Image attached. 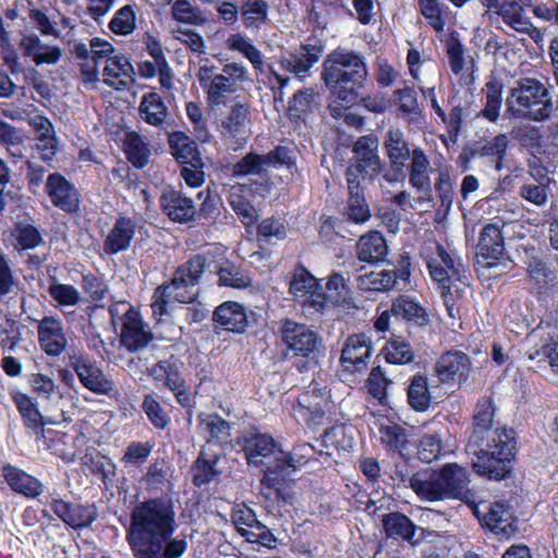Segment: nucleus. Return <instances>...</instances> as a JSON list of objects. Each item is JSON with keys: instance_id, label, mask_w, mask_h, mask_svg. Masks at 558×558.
I'll return each mask as SVG.
<instances>
[{"instance_id": "1", "label": "nucleus", "mask_w": 558, "mask_h": 558, "mask_svg": "<svg viewBox=\"0 0 558 558\" xmlns=\"http://www.w3.org/2000/svg\"><path fill=\"white\" fill-rule=\"evenodd\" d=\"M173 502L163 497L137 504L131 511L126 542L134 558H157L177 529Z\"/></svg>"}, {"instance_id": "2", "label": "nucleus", "mask_w": 558, "mask_h": 558, "mask_svg": "<svg viewBox=\"0 0 558 558\" xmlns=\"http://www.w3.org/2000/svg\"><path fill=\"white\" fill-rule=\"evenodd\" d=\"M322 77L335 97L329 106L332 114H340L341 108H349L359 97V89L363 87L367 75V66L362 54L348 49L338 48L331 51L323 63Z\"/></svg>"}, {"instance_id": "3", "label": "nucleus", "mask_w": 558, "mask_h": 558, "mask_svg": "<svg viewBox=\"0 0 558 558\" xmlns=\"http://www.w3.org/2000/svg\"><path fill=\"white\" fill-rule=\"evenodd\" d=\"M470 482V473L464 466L448 463L437 470L415 473L410 486L421 500L458 499L471 506L475 504L476 496L469 487Z\"/></svg>"}, {"instance_id": "4", "label": "nucleus", "mask_w": 558, "mask_h": 558, "mask_svg": "<svg viewBox=\"0 0 558 558\" xmlns=\"http://www.w3.org/2000/svg\"><path fill=\"white\" fill-rule=\"evenodd\" d=\"M425 262L430 278L441 290L448 316L452 319L460 318L465 310L464 296L469 290L464 265L459 259L452 258L438 243L430 248Z\"/></svg>"}, {"instance_id": "5", "label": "nucleus", "mask_w": 558, "mask_h": 558, "mask_svg": "<svg viewBox=\"0 0 558 558\" xmlns=\"http://www.w3.org/2000/svg\"><path fill=\"white\" fill-rule=\"evenodd\" d=\"M206 267L205 256L195 255L175 270L169 283L156 288L150 306L158 322L170 314L174 303H191L195 299L193 288Z\"/></svg>"}, {"instance_id": "6", "label": "nucleus", "mask_w": 558, "mask_h": 558, "mask_svg": "<svg viewBox=\"0 0 558 558\" xmlns=\"http://www.w3.org/2000/svg\"><path fill=\"white\" fill-rule=\"evenodd\" d=\"M514 449L513 429L497 427L489 433L486 448L474 453L473 470L481 476L500 481L511 472Z\"/></svg>"}, {"instance_id": "7", "label": "nucleus", "mask_w": 558, "mask_h": 558, "mask_svg": "<svg viewBox=\"0 0 558 558\" xmlns=\"http://www.w3.org/2000/svg\"><path fill=\"white\" fill-rule=\"evenodd\" d=\"M507 112L514 118L542 122L550 117L553 100L546 86L536 78H523L506 98Z\"/></svg>"}, {"instance_id": "8", "label": "nucleus", "mask_w": 558, "mask_h": 558, "mask_svg": "<svg viewBox=\"0 0 558 558\" xmlns=\"http://www.w3.org/2000/svg\"><path fill=\"white\" fill-rule=\"evenodd\" d=\"M322 49L317 46L303 45L299 50L292 53L280 56L276 62L268 65L271 78L278 83V90L275 97L282 99L283 88L290 82L289 73L295 74L303 78L307 75L310 69L318 62Z\"/></svg>"}, {"instance_id": "9", "label": "nucleus", "mask_w": 558, "mask_h": 558, "mask_svg": "<svg viewBox=\"0 0 558 558\" xmlns=\"http://www.w3.org/2000/svg\"><path fill=\"white\" fill-rule=\"evenodd\" d=\"M289 292L308 314L323 313L328 308V299L322 286L304 267L294 269Z\"/></svg>"}, {"instance_id": "10", "label": "nucleus", "mask_w": 558, "mask_h": 558, "mask_svg": "<svg viewBox=\"0 0 558 558\" xmlns=\"http://www.w3.org/2000/svg\"><path fill=\"white\" fill-rule=\"evenodd\" d=\"M329 404V391L325 386L313 380L292 408V414L298 422L308 426H318L326 420V409Z\"/></svg>"}, {"instance_id": "11", "label": "nucleus", "mask_w": 558, "mask_h": 558, "mask_svg": "<svg viewBox=\"0 0 558 558\" xmlns=\"http://www.w3.org/2000/svg\"><path fill=\"white\" fill-rule=\"evenodd\" d=\"M411 276V258L408 253L400 255L397 267L392 270L369 272L359 277V286L364 290L390 291L403 290Z\"/></svg>"}, {"instance_id": "12", "label": "nucleus", "mask_w": 558, "mask_h": 558, "mask_svg": "<svg viewBox=\"0 0 558 558\" xmlns=\"http://www.w3.org/2000/svg\"><path fill=\"white\" fill-rule=\"evenodd\" d=\"M353 153L355 165L347 169V182H349L351 171L355 180H359L360 174L365 179L374 180L381 173L385 165L378 156V141L376 137L372 135L361 136L353 146Z\"/></svg>"}, {"instance_id": "13", "label": "nucleus", "mask_w": 558, "mask_h": 558, "mask_svg": "<svg viewBox=\"0 0 558 558\" xmlns=\"http://www.w3.org/2000/svg\"><path fill=\"white\" fill-rule=\"evenodd\" d=\"M217 66L208 60L201 64L196 73L197 81L206 95L208 106L216 108L226 104L227 98L235 90L230 77L217 71Z\"/></svg>"}, {"instance_id": "14", "label": "nucleus", "mask_w": 558, "mask_h": 558, "mask_svg": "<svg viewBox=\"0 0 558 558\" xmlns=\"http://www.w3.org/2000/svg\"><path fill=\"white\" fill-rule=\"evenodd\" d=\"M69 365L76 374L82 386L89 391L105 396H110L114 391L113 380L86 355H71Z\"/></svg>"}, {"instance_id": "15", "label": "nucleus", "mask_w": 558, "mask_h": 558, "mask_svg": "<svg viewBox=\"0 0 558 558\" xmlns=\"http://www.w3.org/2000/svg\"><path fill=\"white\" fill-rule=\"evenodd\" d=\"M279 330L282 343L295 356L308 357L320 343L314 330L291 319L282 320Z\"/></svg>"}, {"instance_id": "16", "label": "nucleus", "mask_w": 558, "mask_h": 558, "mask_svg": "<svg viewBox=\"0 0 558 558\" xmlns=\"http://www.w3.org/2000/svg\"><path fill=\"white\" fill-rule=\"evenodd\" d=\"M482 525L500 536H510L517 530L514 518L508 505L501 501L471 505Z\"/></svg>"}, {"instance_id": "17", "label": "nucleus", "mask_w": 558, "mask_h": 558, "mask_svg": "<svg viewBox=\"0 0 558 558\" xmlns=\"http://www.w3.org/2000/svg\"><path fill=\"white\" fill-rule=\"evenodd\" d=\"M529 7H531L530 0H504L498 16L512 31L527 35L537 43L543 39V34L527 15L526 8Z\"/></svg>"}, {"instance_id": "18", "label": "nucleus", "mask_w": 558, "mask_h": 558, "mask_svg": "<svg viewBox=\"0 0 558 558\" xmlns=\"http://www.w3.org/2000/svg\"><path fill=\"white\" fill-rule=\"evenodd\" d=\"M45 192L51 204L59 209L74 214L80 209V193L77 189L62 174L54 172L47 177Z\"/></svg>"}, {"instance_id": "19", "label": "nucleus", "mask_w": 558, "mask_h": 558, "mask_svg": "<svg viewBox=\"0 0 558 558\" xmlns=\"http://www.w3.org/2000/svg\"><path fill=\"white\" fill-rule=\"evenodd\" d=\"M40 349L49 356H60L69 344L62 320L57 316H45L37 324Z\"/></svg>"}, {"instance_id": "20", "label": "nucleus", "mask_w": 558, "mask_h": 558, "mask_svg": "<svg viewBox=\"0 0 558 558\" xmlns=\"http://www.w3.org/2000/svg\"><path fill=\"white\" fill-rule=\"evenodd\" d=\"M472 363L462 351L444 353L435 365V372L441 383L462 385L470 378Z\"/></svg>"}, {"instance_id": "21", "label": "nucleus", "mask_w": 558, "mask_h": 558, "mask_svg": "<svg viewBox=\"0 0 558 558\" xmlns=\"http://www.w3.org/2000/svg\"><path fill=\"white\" fill-rule=\"evenodd\" d=\"M125 305L128 308L122 316L120 341L129 352H136L147 347L153 339V335L143 323L138 312L130 305Z\"/></svg>"}, {"instance_id": "22", "label": "nucleus", "mask_w": 558, "mask_h": 558, "mask_svg": "<svg viewBox=\"0 0 558 558\" xmlns=\"http://www.w3.org/2000/svg\"><path fill=\"white\" fill-rule=\"evenodd\" d=\"M410 163L408 167L409 184L418 194V201L432 199V179L433 168L429 158L421 147L412 149Z\"/></svg>"}, {"instance_id": "23", "label": "nucleus", "mask_w": 558, "mask_h": 558, "mask_svg": "<svg viewBox=\"0 0 558 558\" xmlns=\"http://www.w3.org/2000/svg\"><path fill=\"white\" fill-rule=\"evenodd\" d=\"M50 506L52 511L72 529H84L89 526L98 517L95 505H80L51 497Z\"/></svg>"}, {"instance_id": "24", "label": "nucleus", "mask_w": 558, "mask_h": 558, "mask_svg": "<svg viewBox=\"0 0 558 558\" xmlns=\"http://www.w3.org/2000/svg\"><path fill=\"white\" fill-rule=\"evenodd\" d=\"M373 347L369 338L363 333L350 336L342 349L341 363L351 372L363 371L372 356Z\"/></svg>"}, {"instance_id": "25", "label": "nucleus", "mask_w": 558, "mask_h": 558, "mask_svg": "<svg viewBox=\"0 0 558 558\" xmlns=\"http://www.w3.org/2000/svg\"><path fill=\"white\" fill-rule=\"evenodd\" d=\"M102 82L116 90L130 88L135 82V71L130 59L121 53L108 59L102 69Z\"/></svg>"}, {"instance_id": "26", "label": "nucleus", "mask_w": 558, "mask_h": 558, "mask_svg": "<svg viewBox=\"0 0 558 558\" xmlns=\"http://www.w3.org/2000/svg\"><path fill=\"white\" fill-rule=\"evenodd\" d=\"M282 451L276 448L274 439L267 434H257L253 436L245 446V454L247 462L254 466H269L276 465V454Z\"/></svg>"}, {"instance_id": "27", "label": "nucleus", "mask_w": 558, "mask_h": 558, "mask_svg": "<svg viewBox=\"0 0 558 558\" xmlns=\"http://www.w3.org/2000/svg\"><path fill=\"white\" fill-rule=\"evenodd\" d=\"M478 250L485 266L496 267L505 253L504 236L497 225H487L483 228L478 242Z\"/></svg>"}, {"instance_id": "28", "label": "nucleus", "mask_w": 558, "mask_h": 558, "mask_svg": "<svg viewBox=\"0 0 558 558\" xmlns=\"http://www.w3.org/2000/svg\"><path fill=\"white\" fill-rule=\"evenodd\" d=\"M2 476L13 492L26 498H35L44 492V485L39 480L11 464L3 465Z\"/></svg>"}, {"instance_id": "29", "label": "nucleus", "mask_w": 558, "mask_h": 558, "mask_svg": "<svg viewBox=\"0 0 558 558\" xmlns=\"http://www.w3.org/2000/svg\"><path fill=\"white\" fill-rule=\"evenodd\" d=\"M352 171L349 173V198L345 206L347 220L355 225H364L371 217V208L367 204L363 189L359 180L353 178Z\"/></svg>"}, {"instance_id": "30", "label": "nucleus", "mask_w": 558, "mask_h": 558, "mask_svg": "<svg viewBox=\"0 0 558 558\" xmlns=\"http://www.w3.org/2000/svg\"><path fill=\"white\" fill-rule=\"evenodd\" d=\"M384 148L392 169L401 171L407 161L411 158L412 150L400 129L390 128L385 133Z\"/></svg>"}, {"instance_id": "31", "label": "nucleus", "mask_w": 558, "mask_h": 558, "mask_svg": "<svg viewBox=\"0 0 558 558\" xmlns=\"http://www.w3.org/2000/svg\"><path fill=\"white\" fill-rule=\"evenodd\" d=\"M290 473L280 472L278 468L269 466L264 471L260 480L262 494L269 500H281L283 504L292 502V493L288 489L287 480Z\"/></svg>"}, {"instance_id": "32", "label": "nucleus", "mask_w": 558, "mask_h": 558, "mask_svg": "<svg viewBox=\"0 0 558 558\" xmlns=\"http://www.w3.org/2000/svg\"><path fill=\"white\" fill-rule=\"evenodd\" d=\"M250 114L251 111L247 102L234 101L227 116L221 119V134L236 140H244L243 135L251 121Z\"/></svg>"}, {"instance_id": "33", "label": "nucleus", "mask_w": 558, "mask_h": 558, "mask_svg": "<svg viewBox=\"0 0 558 558\" xmlns=\"http://www.w3.org/2000/svg\"><path fill=\"white\" fill-rule=\"evenodd\" d=\"M160 205L163 213L177 222H187L196 214L192 199L173 190L161 195Z\"/></svg>"}, {"instance_id": "34", "label": "nucleus", "mask_w": 558, "mask_h": 558, "mask_svg": "<svg viewBox=\"0 0 558 558\" xmlns=\"http://www.w3.org/2000/svg\"><path fill=\"white\" fill-rule=\"evenodd\" d=\"M214 322L223 329L241 333L247 327V315L244 307L236 302H225L213 315Z\"/></svg>"}, {"instance_id": "35", "label": "nucleus", "mask_w": 558, "mask_h": 558, "mask_svg": "<svg viewBox=\"0 0 558 558\" xmlns=\"http://www.w3.org/2000/svg\"><path fill=\"white\" fill-rule=\"evenodd\" d=\"M269 170V159L265 155H258L255 153H248L241 158L232 167V174L236 178L255 175L260 179L257 187L253 191L258 193L264 190L267 179L266 174Z\"/></svg>"}, {"instance_id": "36", "label": "nucleus", "mask_w": 558, "mask_h": 558, "mask_svg": "<svg viewBox=\"0 0 558 558\" xmlns=\"http://www.w3.org/2000/svg\"><path fill=\"white\" fill-rule=\"evenodd\" d=\"M135 234V223L130 218H119L104 242V250L107 254L113 255L126 251Z\"/></svg>"}, {"instance_id": "37", "label": "nucleus", "mask_w": 558, "mask_h": 558, "mask_svg": "<svg viewBox=\"0 0 558 558\" xmlns=\"http://www.w3.org/2000/svg\"><path fill=\"white\" fill-rule=\"evenodd\" d=\"M197 428L208 442L228 444L231 425L218 414L202 413L197 417Z\"/></svg>"}, {"instance_id": "38", "label": "nucleus", "mask_w": 558, "mask_h": 558, "mask_svg": "<svg viewBox=\"0 0 558 558\" xmlns=\"http://www.w3.org/2000/svg\"><path fill=\"white\" fill-rule=\"evenodd\" d=\"M387 253L386 240L378 231L362 235L356 244V254L361 262L375 264L384 260Z\"/></svg>"}, {"instance_id": "39", "label": "nucleus", "mask_w": 558, "mask_h": 558, "mask_svg": "<svg viewBox=\"0 0 558 558\" xmlns=\"http://www.w3.org/2000/svg\"><path fill=\"white\" fill-rule=\"evenodd\" d=\"M14 403L24 421L26 428L31 429L37 439L45 437L44 425L47 423L33 400L21 392L13 396Z\"/></svg>"}, {"instance_id": "40", "label": "nucleus", "mask_w": 558, "mask_h": 558, "mask_svg": "<svg viewBox=\"0 0 558 558\" xmlns=\"http://www.w3.org/2000/svg\"><path fill=\"white\" fill-rule=\"evenodd\" d=\"M138 110L142 120L153 126H161L169 114L161 96L155 92L142 96Z\"/></svg>"}, {"instance_id": "41", "label": "nucleus", "mask_w": 558, "mask_h": 558, "mask_svg": "<svg viewBox=\"0 0 558 558\" xmlns=\"http://www.w3.org/2000/svg\"><path fill=\"white\" fill-rule=\"evenodd\" d=\"M314 448L310 444H302L293 448L291 452L279 451L276 454V465L279 471L292 473L300 466L307 463L313 456Z\"/></svg>"}, {"instance_id": "42", "label": "nucleus", "mask_w": 558, "mask_h": 558, "mask_svg": "<svg viewBox=\"0 0 558 558\" xmlns=\"http://www.w3.org/2000/svg\"><path fill=\"white\" fill-rule=\"evenodd\" d=\"M383 526L388 537L411 541L414 536L415 524L400 512H390L383 517Z\"/></svg>"}, {"instance_id": "43", "label": "nucleus", "mask_w": 558, "mask_h": 558, "mask_svg": "<svg viewBox=\"0 0 558 558\" xmlns=\"http://www.w3.org/2000/svg\"><path fill=\"white\" fill-rule=\"evenodd\" d=\"M149 375L154 378L158 386H163L169 390H178L185 387V380L179 368L169 361H160L156 363L149 371Z\"/></svg>"}, {"instance_id": "44", "label": "nucleus", "mask_w": 558, "mask_h": 558, "mask_svg": "<svg viewBox=\"0 0 558 558\" xmlns=\"http://www.w3.org/2000/svg\"><path fill=\"white\" fill-rule=\"evenodd\" d=\"M226 46L229 50L238 51L245 57L257 72L264 71L262 52L243 34L235 33L228 37Z\"/></svg>"}, {"instance_id": "45", "label": "nucleus", "mask_w": 558, "mask_h": 558, "mask_svg": "<svg viewBox=\"0 0 558 558\" xmlns=\"http://www.w3.org/2000/svg\"><path fill=\"white\" fill-rule=\"evenodd\" d=\"M391 312L417 326H425L428 323V314L425 308L418 302L407 296L398 298L392 303Z\"/></svg>"}, {"instance_id": "46", "label": "nucleus", "mask_w": 558, "mask_h": 558, "mask_svg": "<svg viewBox=\"0 0 558 558\" xmlns=\"http://www.w3.org/2000/svg\"><path fill=\"white\" fill-rule=\"evenodd\" d=\"M495 415V407L490 398L481 399L475 408L473 416L474 429L471 436V441L477 444L482 439V434L487 432L493 426Z\"/></svg>"}, {"instance_id": "47", "label": "nucleus", "mask_w": 558, "mask_h": 558, "mask_svg": "<svg viewBox=\"0 0 558 558\" xmlns=\"http://www.w3.org/2000/svg\"><path fill=\"white\" fill-rule=\"evenodd\" d=\"M432 397L428 390L427 378L423 375H414L408 387V402L410 407L424 412L430 405Z\"/></svg>"}, {"instance_id": "48", "label": "nucleus", "mask_w": 558, "mask_h": 558, "mask_svg": "<svg viewBox=\"0 0 558 558\" xmlns=\"http://www.w3.org/2000/svg\"><path fill=\"white\" fill-rule=\"evenodd\" d=\"M508 136L499 134L490 141L480 144L473 151L474 157H487L495 160V169H502V161L508 148Z\"/></svg>"}, {"instance_id": "49", "label": "nucleus", "mask_w": 558, "mask_h": 558, "mask_svg": "<svg viewBox=\"0 0 558 558\" xmlns=\"http://www.w3.org/2000/svg\"><path fill=\"white\" fill-rule=\"evenodd\" d=\"M124 149L128 159L134 167L143 168L147 165L150 149L141 135L135 132L128 133L124 140Z\"/></svg>"}, {"instance_id": "50", "label": "nucleus", "mask_w": 558, "mask_h": 558, "mask_svg": "<svg viewBox=\"0 0 558 558\" xmlns=\"http://www.w3.org/2000/svg\"><path fill=\"white\" fill-rule=\"evenodd\" d=\"M73 53L80 60L81 77L84 84H96L99 81V63L89 58L87 45L84 43H76L73 48Z\"/></svg>"}, {"instance_id": "51", "label": "nucleus", "mask_w": 558, "mask_h": 558, "mask_svg": "<svg viewBox=\"0 0 558 558\" xmlns=\"http://www.w3.org/2000/svg\"><path fill=\"white\" fill-rule=\"evenodd\" d=\"M171 11L173 19L180 23L202 26L207 21L202 10L193 5L189 0L174 1Z\"/></svg>"}, {"instance_id": "52", "label": "nucleus", "mask_w": 558, "mask_h": 558, "mask_svg": "<svg viewBox=\"0 0 558 558\" xmlns=\"http://www.w3.org/2000/svg\"><path fill=\"white\" fill-rule=\"evenodd\" d=\"M12 235L16 241L14 246L19 250L35 248L44 241L39 230L33 223L26 221L16 223Z\"/></svg>"}, {"instance_id": "53", "label": "nucleus", "mask_w": 558, "mask_h": 558, "mask_svg": "<svg viewBox=\"0 0 558 558\" xmlns=\"http://www.w3.org/2000/svg\"><path fill=\"white\" fill-rule=\"evenodd\" d=\"M243 24L247 29L259 28L268 17V4L263 0L247 1L241 8Z\"/></svg>"}, {"instance_id": "54", "label": "nucleus", "mask_w": 558, "mask_h": 558, "mask_svg": "<svg viewBox=\"0 0 558 558\" xmlns=\"http://www.w3.org/2000/svg\"><path fill=\"white\" fill-rule=\"evenodd\" d=\"M48 293L61 307L76 306L81 301V293L75 287L61 283L56 278L51 279Z\"/></svg>"}, {"instance_id": "55", "label": "nucleus", "mask_w": 558, "mask_h": 558, "mask_svg": "<svg viewBox=\"0 0 558 558\" xmlns=\"http://www.w3.org/2000/svg\"><path fill=\"white\" fill-rule=\"evenodd\" d=\"M172 155L182 163H190L196 158L197 150L195 143L181 132L173 133L169 137Z\"/></svg>"}, {"instance_id": "56", "label": "nucleus", "mask_w": 558, "mask_h": 558, "mask_svg": "<svg viewBox=\"0 0 558 558\" xmlns=\"http://www.w3.org/2000/svg\"><path fill=\"white\" fill-rule=\"evenodd\" d=\"M185 113L192 124L195 137L202 143L209 142L210 133L201 105L195 101H187L185 105Z\"/></svg>"}, {"instance_id": "57", "label": "nucleus", "mask_w": 558, "mask_h": 558, "mask_svg": "<svg viewBox=\"0 0 558 558\" xmlns=\"http://www.w3.org/2000/svg\"><path fill=\"white\" fill-rule=\"evenodd\" d=\"M142 409L149 422L156 428L165 429L170 423V416L168 412L161 407L160 402L151 393L144 396Z\"/></svg>"}, {"instance_id": "58", "label": "nucleus", "mask_w": 558, "mask_h": 558, "mask_svg": "<svg viewBox=\"0 0 558 558\" xmlns=\"http://www.w3.org/2000/svg\"><path fill=\"white\" fill-rule=\"evenodd\" d=\"M385 356L390 364H408L413 360L414 352L409 342L397 338L386 343Z\"/></svg>"}, {"instance_id": "59", "label": "nucleus", "mask_w": 558, "mask_h": 558, "mask_svg": "<svg viewBox=\"0 0 558 558\" xmlns=\"http://www.w3.org/2000/svg\"><path fill=\"white\" fill-rule=\"evenodd\" d=\"M218 276L220 284L226 287L242 289L252 283L250 276L229 262L219 268Z\"/></svg>"}, {"instance_id": "60", "label": "nucleus", "mask_w": 558, "mask_h": 558, "mask_svg": "<svg viewBox=\"0 0 558 558\" xmlns=\"http://www.w3.org/2000/svg\"><path fill=\"white\" fill-rule=\"evenodd\" d=\"M486 104L482 116L492 122H496L501 107V85L498 82H488L485 85Z\"/></svg>"}, {"instance_id": "61", "label": "nucleus", "mask_w": 558, "mask_h": 558, "mask_svg": "<svg viewBox=\"0 0 558 558\" xmlns=\"http://www.w3.org/2000/svg\"><path fill=\"white\" fill-rule=\"evenodd\" d=\"M135 26V13L131 5L119 9L109 23L110 29L117 35H129Z\"/></svg>"}, {"instance_id": "62", "label": "nucleus", "mask_w": 558, "mask_h": 558, "mask_svg": "<svg viewBox=\"0 0 558 558\" xmlns=\"http://www.w3.org/2000/svg\"><path fill=\"white\" fill-rule=\"evenodd\" d=\"M229 204L243 225L250 227L258 219L255 207L238 193H231Z\"/></svg>"}, {"instance_id": "63", "label": "nucleus", "mask_w": 558, "mask_h": 558, "mask_svg": "<svg viewBox=\"0 0 558 558\" xmlns=\"http://www.w3.org/2000/svg\"><path fill=\"white\" fill-rule=\"evenodd\" d=\"M216 463V457L206 459L205 453L201 452L193 468V481L196 486L207 484L218 475V471L215 468Z\"/></svg>"}, {"instance_id": "64", "label": "nucleus", "mask_w": 558, "mask_h": 558, "mask_svg": "<svg viewBox=\"0 0 558 558\" xmlns=\"http://www.w3.org/2000/svg\"><path fill=\"white\" fill-rule=\"evenodd\" d=\"M441 450V440L437 435H424L421 437L417 447V454L421 461L430 463L437 460Z\"/></svg>"}]
</instances>
